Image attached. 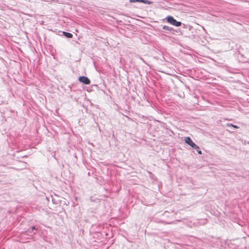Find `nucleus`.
I'll use <instances>...</instances> for the list:
<instances>
[{"label":"nucleus","mask_w":249,"mask_h":249,"mask_svg":"<svg viewBox=\"0 0 249 249\" xmlns=\"http://www.w3.org/2000/svg\"><path fill=\"white\" fill-rule=\"evenodd\" d=\"M37 231V229L35 226L32 227L31 228L28 229L24 233H22L21 236L24 237L25 235H28L29 236L28 238L30 239L36 233Z\"/></svg>","instance_id":"obj_1"},{"label":"nucleus","mask_w":249,"mask_h":249,"mask_svg":"<svg viewBox=\"0 0 249 249\" xmlns=\"http://www.w3.org/2000/svg\"><path fill=\"white\" fill-rule=\"evenodd\" d=\"M166 19L168 23L177 27L181 26L182 24L181 22L177 21L172 16H167Z\"/></svg>","instance_id":"obj_2"},{"label":"nucleus","mask_w":249,"mask_h":249,"mask_svg":"<svg viewBox=\"0 0 249 249\" xmlns=\"http://www.w3.org/2000/svg\"><path fill=\"white\" fill-rule=\"evenodd\" d=\"M185 142L195 149H199V146L196 144L189 137H186L184 139Z\"/></svg>","instance_id":"obj_3"},{"label":"nucleus","mask_w":249,"mask_h":249,"mask_svg":"<svg viewBox=\"0 0 249 249\" xmlns=\"http://www.w3.org/2000/svg\"><path fill=\"white\" fill-rule=\"evenodd\" d=\"M78 80L80 82L82 83L85 85H89L90 83V80L89 79L84 76H79Z\"/></svg>","instance_id":"obj_4"},{"label":"nucleus","mask_w":249,"mask_h":249,"mask_svg":"<svg viewBox=\"0 0 249 249\" xmlns=\"http://www.w3.org/2000/svg\"><path fill=\"white\" fill-rule=\"evenodd\" d=\"M130 3L142 2L145 4H150L151 2L147 0H129Z\"/></svg>","instance_id":"obj_5"},{"label":"nucleus","mask_w":249,"mask_h":249,"mask_svg":"<svg viewBox=\"0 0 249 249\" xmlns=\"http://www.w3.org/2000/svg\"><path fill=\"white\" fill-rule=\"evenodd\" d=\"M63 34L66 37L68 38H71L73 36L72 34L66 32H63Z\"/></svg>","instance_id":"obj_6"},{"label":"nucleus","mask_w":249,"mask_h":249,"mask_svg":"<svg viewBox=\"0 0 249 249\" xmlns=\"http://www.w3.org/2000/svg\"><path fill=\"white\" fill-rule=\"evenodd\" d=\"M162 29L164 30L168 31L169 32H172V31L173 30V28L169 27L167 25H164L162 27Z\"/></svg>","instance_id":"obj_7"},{"label":"nucleus","mask_w":249,"mask_h":249,"mask_svg":"<svg viewBox=\"0 0 249 249\" xmlns=\"http://www.w3.org/2000/svg\"><path fill=\"white\" fill-rule=\"evenodd\" d=\"M227 125L228 126H231V127H232L233 128H238L239 127L236 125H234V124H230V123H228L227 124Z\"/></svg>","instance_id":"obj_8"},{"label":"nucleus","mask_w":249,"mask_h":249,"mask_svg":"<svg viewBox=\"0 0 249 249\" xmlns=\"http://www.w3.org/2000/svg\"><path fill=\"white\" fill-rule=\"evenodd\" d=\"M196 150L198 154H202V152H201V150H199V149H196Z\"/></svg>","instance_id":"obj_9"}]
</instances>
